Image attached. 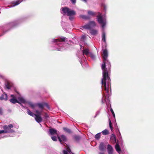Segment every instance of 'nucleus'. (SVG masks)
Here are the masks:
<instances>
[{"label":"nucleus","mask_w":154,"mask_h":154,"mask_svg":"<svg viewBox=\"0 0 154 154\" xmlns=\"http://www.w3.org/2000/svg\"><path fill=\"white\" fill-rule=\"evenodd\" d=\"M108 52L106 49H105L103 52V63L101 66V69L103 72V78L101 80L102 86L106 91H109V85L110 82V79L108 74L107 69L106 66V64H109L110 63L107 59L108 57Z\"/></svg>","instance_id":"1"},{"label":"nucleus","mask_w":154,"mask_h":154,"mask_svg":"<svg viewBox=\"0 0 154 154\" xmlns=\"http://www.w3.org/2000/svg\"><path fill=\"white\" fill-rule=\"evenodd\" d=\"M28 104L29 106L33 109H34L35 107L37 106H38L39 108L41 110H43L44 109V106H45L47 107H48V104L44 102L33 103L32 102H28Z\"/></svg>","instance_id":"2"},{"label":"nucleus","mask_w":154,"mask_h":154,"mask_svg":"<svg viewBox=\"0 0 154 154\" xmlns=\"http://www.w3.org/2000/svg\"><path fill=\"white\" fill-rule=\"evenodd\" d=\"M98 15L97 16V21L99 24L102 25V27L104 28L106 25V22L103 20L101 14L100 12H98Z\"/></svg>","instance_id":"3"},{"label":"nucleus","mask_w":154,"mask_h":154,"mask_svg":"<svg viewBox=\"0 0 154 154\" xmlns=\"http://www.w3.org/2000/svg\"><path fill=\"white\" fill-rule=\"evenodd\" d=\"M13 127V125L12 124H10L8 125V126L7 125H5L3 126V129L5 131L8 132V133H12L14 132V131L11 129V128Z\"/></svg>","instance_id":"4"},{"label":"nucleus","mask_w":154,"mask_h":154,"mask_svg":"<svg viewBox=\"0 0 154 154\" xmlns=\"http://www.w3.org/2000/svg\"><path fill=\"white\" fill-rule=\"evenodd\" d=\"M61 137L62 140H61L60 137L59 136H58V138L59 141L61 144H62L63 142H66V141L67 139L65 135H62L61 136Z\"/></svg>","instance_id":"5"},{"label":"nucleus","mask_w":154,"mask_h":154,"mask_svg":"<svg viewBox=\"0 0 154 154\" xmlns=\"http://www.w3.org/2000/svg\"><path fill=\"white\" fill-rule=\"evenodd\" d=\"M105 149L106 147L104 143L103 142L100 143L99 146V150L101 151H104L105 150Z\"/></svg>","instance_id":"6"},{"label":"nucleus","mask_w":154,"mask_h":154,"mask_svg":"<svg viewBox=\"0 0 154 154\" xmlns=\"http://www.w3.org/2000/svg\"><path fill=\"white\" fill-rule=\"evenodd\" d=\"M35 121L38 123H39L42 121V119L41 117V116L39 115H35Z\"/></svg>","instance_id":"7"},{"label":"nucleus","mask_w":154,"mask_h":154,"mask_svg":"<svg viewBox=\"0 0 154 154\" xmlns=\"http://www.w3.org/2000/svg\"><path fill=\"white\" fill-rule=\"evenodd\" d=\"M107 149L108 154H113V148L111 145L108 144L107 145Z\"/></svg>","instance_id":"8"},{"label":"nucleus","mask_w":154,"mask_h":154,"mask_svg":"<svg viewBox=\"0 0 154 154\" xmlns=\"http://www.w3.org/2000/svg\"><path fill=\"white\" fill-rule=\"evenodd\" d=\"M0 100H5L6 101L8 100V97L7 94L5 93L2 94L1 97H0Z\"/></svg>","instance_id":"9"},{"label":"nucleus","mask_w":154,"mask_h":154,"mask_svg":"<svg viewBox=\"0 0 154 154\" xmlns=\"http://www.w3.org/2000/svg\"><path fill=\"white\" fill-rule=\"evenodd\" d=\"M76 14L74 10H70L69 9L67 14V16H74Z\"/></svg>","instance_id":"10"},{"label":"nucleus","mask_w":154,"mask_h":154,"mask_svg":"<svg viewBox=\"0 0 154 154\" xmlns=\"http://www.w3.org/2000/svg\"><path fill=\"white\" fill-rule=\"evenodd\" d=\"M49 131L51 135H53L57 134V130L54 128L50 129Z\"/></svg>","instance_id":"11"},{"label":"nucleus","mask_w":154,"mask_h":154,"mask_svg":"<svg viewBox=\"0 0 154 154\" xmlns=\"http://www.w3.org/2000/svg\"><path fill=\"white\" fill-rule=\"evenodd\" d=\"M89 23L91 27V28L94 27L96 26L95 22L94 21H90Z\"/></svg>","instance_id":"12"},{"label":"nucleus","mask_w":154,"mask_h":154,"mask_svg":"<svg viewBox=\"0 0 154 154\" xmlns=\"http://www.w3.org/2000/svg\"><path fill=\"white\" fill-rule=\"evenodd\" d=\"M69 9L66 7L62 8V11L64 14H66V13L67 14Z\"/></svg>","instance_id":"13"},{"label":"nucleus","mask_w":154,"mask_h":154,"mask_svg":"<svg viewBox=\"0 0 154 154\" xmlns=\"http://www.w3.org/2000/svg\"><path fill=\"white\" fill-rule=\"evenodd\" d=\"M22 0H18L16 2L12 3V6H14L19 5L22 2Z\"/></svg>","instance_id":"14"},{"label":"nucleus","mask_w":154,"mask_h":154,"mask_svg":"<svg viewBox=\"0 0 154 154\" xmlns=\"http://www.w3.org/2000/svg\"><path fill=\"white\" fill-rule=\"evenodd\" d=\"M27 111L28 114L32 117H34L36 115L35 114L31 112L30 110L28 109H27Z\"/></svg>","instance_id":"15"},{"label":"nucleus","mask_w":154,"mask_h":154,"mask_svg":"<svg viewBox=\"0 0 154 154\" xmlns=\"http://www.w3.org/2000/svg\"><path fill=\"white\" fill-rule=\"evenodd\" d=\"M27 111L28 114L32 117H34L36 115L35 114L31 112L30 110L28 109H27Z\"/></svg>","instance_id":"16"},{"label":"nucleus","mask_w":154,"mask_h":154,"mask_svg":"<svg viewBox=\"0 0 154 154\" xmlns=\"http://www.w3.org/2000/svg\"><path fill=\"white\" fill-rule=\"evenodd\" d=\"M10 101L13 103H20L19 101H18L15 98H13L10 100Z\"/></svg>","instance_id":"17"},{"label":"nucleus","mask_w":154,"mask_h":154,"mask_svg":"<svg viewBox=\"0 0 154 154\" xmlns=\"http://www.w3.org/2000/svg\"><path fill=\"white\" fill-rule=\"evenodd\" d=\"M115 149L116 150V151L118 152H119L121 151V149H120V148L119 146V145L118 143H116V145L115 146Z\"/></svg>","instance_id":"18"},{"label":"nucleus","mask_w":154,"mask_h":154,"mask_svg":"<svg viewBox=\"0 0 154 154\" xmlns=\"http://www.w3.org/2000/svg\"><path fill=\"white\" fill-rule=\"evenodd\" d=\"M63 129L65 132L68 133V134H71L72 132L71 130L70 129L64 127L63 128Z\"/></svg>","instance_id":"19"},{"label":"nucleus","mask_w":154,"mask_h":154,"mask_svg":"<svg viewBox=\"0 0 154 154\" xmlns=\"http://www.w3.org/2000/svg\"><path fill=\"white\" fill-rule=\"evenodd\" d=\"M83 52L84 54L88 55L90 53L88 49H85L83 50Z\"/></svg>","instance_id":"20"},{"label":"nucleus","mask_w":154,"mask_h":154,"mask_svg":"<svg viewBox=\"0 0 154 154\" xmlns=\"http://www.w3.org/2000/svg\"><path fill=\"white\" fill-rule=\"evenodd\" d=\"M103 135H106L109 134V131L107 129H105L101 132Z\"/></svg>","instance_id":"21"},{"label":"nucleus","mask_w":154,"mask_h":154,"mask_svg":"<svg viewBox=\"0 0 154 154\" xmlns=\"http://www.w3.org/2000/svg\"><path fill=\"white\" fill-rule=\"evenodd\" d=\"M88 15L92 16H94L96 14V13L91 11H88Z\"/></svg>","instance_id":"22"},{"label":"nucleus","mask_w":154,"mask_h":154,"mask_svg":"<svg viewBox=\"0 0 154 154\" xmlns=\"http://www.w3.org/2000/svg\"><path fill=\"white\" fill-rule=\"evenodd\" d=\"M102 37V40L105 43L106 42V34L104 32H103Z\"/></svg>","instance_id":"23"},{"label":"nucleus","mask_w":154,"mask_h":154,"mask_svg":"<svg viewBox=\"0 0 154 154\" xmlns=\"http://www.w3.org/2000/svg\"><path fill=\"white\" fill-rule=\"evenodd\" d=\"M110 140H114L115 142H116V137L115 135L113 134H112L111 136Z\"/></svg>","instance_id":"24"},{"label":"nucleus","mask_w":154,"mask_h":154,"mask_svg":"<svg viewBox=\"0 0 154 154\" xmlns=\"http://www.w3.org/2000/svg\"><path fill=\"white\" fill-rule=\"evenodd\" d=\"M81 137L78 135H75L74 136V138L75 140L76 141H79L81 139Z\"/></svg>","instance_id":"25"},{"label":"nucleus","mask_w":154,"mask_h":154,"mask_svg":"<svg viewBox=\"0 0 154 154\" xmlns=\"http://www.w3.org/2000/svg\"><path fill=\"white\" fill-rule=\"evenodd\" d=\"M80 17L84 19H89V17L88 16L85 15H80Z\"/></svg>","instance_id":"26"},{"label":"nucleus","mask_w":154,"mask_h":154,"mask_svg":"<svg viewBox=\"0 0 154 154\" xmlns=\"http://www.w3.org/2000/svg\"><path fill=\"white\" fill-rule=\"evenodd\" d=\"M83 28L85 29H91V27L90 26V25L89 24V23H88V24H87L84 26H83Z\"/></svg>","instance_id":"27"},{"label":"nucleus","mask_w":154,"mask_h":154,"mask_svg":"<svg viewBox=\"0 0 154 154\" xmlns=\"http://www.w3.org/2000/svg\"><path fill=\"white\" fill-rule=\"evenodd\" d=\"M66 38L64 37H61L59 39V42H65Z\"/></svg>","instance_id":"28"},{"label":"nucleus","mask_w":154,"mask_h":154,"mask_svg":"<svg viewBox=\"0 0 154 154\" xmlns=\"http://www.w3.org/2000/svg\"><path fill=\"white\" fill-rule=\"evenodd\" d=\"M91 33L92 35H96L97 33V31L95 29H92L91 31Z\"/></svg>","instance_id":"29"},{"label":"nucleus","mask_w":154,"mask_h":154,"mask_svg":"<svg viewBox=\"0 0 154 154\" xmlns=\"http://www.w3.org/2000/svg\"><path fill=\"white\" fill-rule=\"evenodd\" d=\"M19 101L23 103H26L25 100L23 98L20 97L18 99Z\"/></svg>","instance_id":"30"},{"label":"nucleus","mask_w":154,"mask_h":154,"mask_svg":"<svg viewBox=\"0 0 154 154\" xmlns=\"http://www.w3.org/2000/svg\"><path fill=\"white\" fill-rule=\"evenodd\" d=\"M100 135L101 134L100 133H98L96 134L95 136V137L96 138V139L97 140L99 139L100 137Z\"/></svg>","instance_id":"31"},{"label":"nucleus","mask_w":154,"mask_h":154,"mask_svg":"<svg viewBox=\"0 0 154 154\" xmlns=\"http://www.w3.org/2000/svg\"><path fill=\"white\" fill-rule=\"evenodd\" d=\"M90 57L92 58L93 60H95V57L94 55L91 53H89Z\"/></svg>","instance_id":"32"},{"label":"nucleus","mask_w":154,"mask_h":154,"mask_svg":"<svg viewBox=\"0 0 154 154\" xmlns=\"http://www.w3.org/2000/svg\"><path fill=\"white\" fill-rule=\"evenodd\" d=\"M6 87L7 89H9L11 87V86L8 82H7L6 85Z\"/></svg>","instance_id":"33"},{"label":"nucleus","mask_w":154,"mask_h":154,"mask_svg":"<svg viewBox=\"0 0 154 154\" xmlns=\"http://www.w3.org/2000/svg\"><path fill=\"white\" fill-rule=\"evenodd\" d=\"M109 126L110 128L111 131H112V130L113 129V128L112 127V123L110 120L109 121Z\"/></svg>","instance_id":"34"},{"label":"nucleus","mask_w":154,"mask_h":154,"mask_svg":"<svg viewBox=\"0 0 154 154\" xmlns=\"http://www.w3.org/2000/svg\"><path fill=\"white\" fill-rule=\"evenodd\" d=\"M35 112L36 113V115H39L40 116L41 114V112H40L38 110H36L35 111Z\"/></svg>","instance_id":"35"},{"label":"nucleus","mask_w":154,"mask_h":154,"mask_svg":"<svg viewBox=\"0 0 154 154\" xmlns=\"http://www.w3.org/2000/svg\"><path fill=\"white\" fill-rule=\"evenodd\" d=\"M8 132L7 131H5V130H0V134L4 133H7Z\"/></svg>","instance_id":"36"},{"label":"nucleus","mask_w":154,"mask_h":154,"mask_svg":"<svg viewBox=\"0 0 154 154\" xmlns=\"http://www.w3.org/2000/svg\"><path fill=\"white\" fill-rule=\"evenodd\" d=\"M69 16V20H72L74 18V16Z\"/></svg>","instance_id":"37"},{"label":"nucleus","mask_w":154,"mask_h":154,"mask_svg":"<svg viewBox=\"0 0 154 154\" xmlns=\"http://www.w3.org/2000/svg\"><path fill=\"white\" fill-rule=\"evenodd\" d=\"M110 111L111 112H112V115H113V117H115V113H114V112L112 109V108H111L110 109Z\"/></svg>","instance_id":"38"},{"label":"nucleus","mask_w":154,"mask_h":154,"mask_svg":"<svg viewBox=\"0 0 154 154\" xmlns=\"http://www.w3.org/2000/svg\"><path fill=\"white\" fill-rule=\"evenodd\" d=\"M51 139L54 141H56L57 140V138L55 136L52 137Z\"/></svg>","instance_id":"39"},{"label":"nucleus","mask_w":154,"mask_h":154,"mask_svg":"<svg viewBox=\"0 0 154 154\" xmlns=\"http://www.w3.org/2000/svg\"><path fill=\"white\" fill-rule=\"evenodd\" d=\"M3 114V109L2 108H0V115H2Z\"/></svg>","instance_id":"40"},{"label":"nucleus","mask_w":154,"mask_h":154,"mask_svg":"<svg viewBox=\"0 0 154 154\" xmlns=\"http://www.w3.org/2000/svg\"><path fill=\"white\" fill-rule=\"evenodd\" d=\"M44 116L45 118H47L49 117L48 115L46 113H45Z\"/></svg>","instance_id":"41"},{"label":"nucleus","mask_w":154,"mask_h":154,"mask_svg":"<svg viewBox=\"0 0 154 154\" xmlns=\"http://www.w3.org/2000/svg\"><path fill=\"white\" fill-rule=\"evenodd\" d=\"M72 3L75 4L76 3V0H70Z\"/></svg>","instance_id":"42"},{"label":"nucleus","mask_w":154,"mask_h":154,"mask_svg":"<svg viewBox=\"0 0 154 154\" xmlns=\"http://www.w3.org/2000/svg\"><path fill=\"white\" fill-rule=\"evenodd\" d=\"M63 154H68L67 152L65 150H63Z\"/></svg>","instance_id":"43"},{"label":"nucleus","mask_w":154,"mask_h":154,"mask_svg":"<svg viewBox=\"0 0 154 154\" xmlns=\"http://www.w3.org/2000/svg\"><path fill=\"white\" fill-rule=\"evenodd\" d=\"M54 42H59V39H55L54 40Z\"/></svg>","instance_id":"44"},{"label":"nucleus","mask_w":154,"mask_h":154,"mask_svg":"<svg viewBox=\"0 0 154 154\" xmlns=\"http://www.w3.org/2000/svg\"><path fill=\"white\" fill-rule=\"evenodd\" d=\"M67 150L69 153H71L72 152L71 151L69 148H67Z\"/></svg>","instance_id":"45"},{"label":"nucleus","mask_w":154,"mask_h":154,"mask_svg":"<svg viewBox=\"0 0 154 154\" xmlns=\"http://www.w3.org/2000/svg\"><path fill=\"white\" fill-rule=\"evenodd\" d=\"M85 35H83L82 36V38L84 39L85 38Z\"/></svg>","instance_id":"46"},{"label":"nucleus","mask_w":154,"mask_h":154,"mask_svg":"<svg viewBox=\"0 0 154 154\" xmlns=\"http://www.w3.org/2000/svg\"><path fill=\"white\" fill-rule=\"evenodd\" d=\"M11 97H12V98H14V95L12 94L11 95Z\"/></svg>","instance_id":"47"},{"label":"nucleus","mask_w":154,"mask_h":154,"mask_svg":"<svg viewBox=\"0 0 154 154\" xmlns=\"http://www.w3.org/2000/svg\"><path fill=\"white\" fill-rule=\"evenodd\" d=\"M99 154H105V153L103 152H100L99 153Z\"/></svg>","instance_id":"48"},{"label":"nucleus","mask_w":154,"mask_h":154,"mask_svg":"<svg viewBox=\"0 0 154 154\" xmlns=\"http://www.w3.org/2000/svg\"><path fill=\"white\" fill-rule=\"evenodd\" d=\"M15 91L17 93L19 94L18 92L17 91L16 89L15 90Z\"/></svg>","instance_id":"49"},{"label":"nucleus","mask_w":154,"mask_h":154,"mask_svg":"<svg viewBox=\"0 0 154 154\" xmlns=\"http://www.w3.org/2000/svg\"><path fill=\"white\" fill-rule=\"evenodd\" d=\"M13 7L12 6V5H11V6H10V7Z\"/></svg>","instance_id":"50"},{"label":"nucleus","mask_w":154,"mask_h":154,"mask_svg":"<svg viewBox=\"0 0 154 154\" xmlns=\"http://www.w3.org/2000/svg\"><path fill=\"white\" fill-rule=\"evenodd\" d=\"M71 154H74L73 153H72Z\"/></svg>","instance_id":"51"}]
</instances>
